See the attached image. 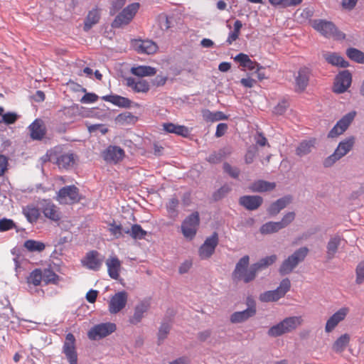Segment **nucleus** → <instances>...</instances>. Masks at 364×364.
<instances>
[{
	"instance_id": "nucleus-1",
	"label": "nucleus",
	"mask_w": 364,
	"mask_h": 364,
	"mask_svg": "<svg viewBox=\"0 0 364 364\" xmlns=\"http://www.w3.org/2000/svg\"><path fill=\"white\" fill-rule=\"evenodd\" d=\"M302 321L301 316L287 317L278 323L270 327L267 331L269 336L277 338L285 333H290L301 325Z\"/></svg>"
},
{
	"instance_id": "nucleus-2",
	"label": "nucleus",
	"mask_w": 364,
	"mask_h": 364,
	"mask_svg": "<svg viewBox=\"0 0 364 364\" xmlns=\"http://www.w3.org/2000/svg\"><path fill=\"white\" fill-rule=\"evenodd\" d=\"M312 27L323 36L336 40L344 39L346 36L339 31L336 25L329 21L324 19H315L312 22Z\"/></svg>"
},
{
	"instance_id": "nucleus-3",
	"label": "nucleus",
	"mask_w": 364,
	"mask_h": 364,
	"mask_svg": "<svg viewBox=\"0 0 364 364\" xmlns=\"http://www.w3.org/2000/svg\"><path fill=\"white\" fill-rule=\"evenodd\" d=\"M309 250L306 247H300L296 250L291 255L283 261L279 267V273L282 275L291 273L299 263L304 260Z\"/></svg>"
},
{
	"instance_id": "nucleus-4",
	"label": "nucleus",
	"mask_w": 364,
	"mask_h": 364,
	"mask_svg": "<svg viewBox=\"0 0 364 364\" xmlns=\"http://www.w3.org/2000/svg\"><path fill=\"white\" fill-rule=\"evenodd\" d=\"M291 288V282L288 278L283 279L279 286L274 290L266 291L259 294L261 302H274L284 297Z\"/></svg>"
},
{
	"instance_id": "nucleus-5",
	"label": "nucleus",
	"mask_w": 364,
	"mask_h": 364,
	"mask_svg": "<svg viewBox=\"0 0 364 364\" xmlns=\"http://www.w3.org/2000/svg\"><path fill=\"white\" fill-rule=\"evenodd\" d=\"M139 9V3H132L125 7L111 23L113 28H119L129 24Z\"/></svg>"
},
{
	"instance_id": "nucleus-6",
	"label": "nucleus",
	"mask_w": 364,
	"mask_h": 364,
	"mask_svg": "<svg viewBox=\"0 0 364 364\" xmlns=\"http://www.w3.org/2000/svg\"><path fill=\"white\" fill-rule=\"evenodd\" d=\"M117 329L116 324L105 322L95 324L87 332V337L91 341H97L108 336Z\"/></svg>"
},
{
	"instance_id": "nucleus-7",
	"label": "nucleus",
	"mask_w": 364,
	"mask_h": 364,
	"mask_svg": "<svg viewBox=\"0 0 364 364\" xmlns=\"http://www.w3.org/2000/svg\"><path fill=\"white\" fill-rule=\"evenodd\" d=\"M200 223L199 214L194 212L186 217L181 224V231L183 236L188 240H192L196 235Z\"/></svg>"
},
{
	"instance_id": "nucleus-8",
	"label": "nucleus",
	"mask_w": 364,
	"mask_h": 364,
	"mask_svg": "<svg viewBox=\"0 0 364 364\" xmlns=\"http://www.w3.org/2000/svg\"><path fill=\"white\" fill-rule=\"evenodd\" d=\"M77 156L73 152L54 153L51 154V160L60 169L69 170L74 167Z\"/></svg>"
},
{
	"instance_id": "nucleus-9",
	"label": "nucleus",
	"mask_w": 364,
	"mask_h": 364,
	"mask_svg": "<svg viewBox=\"0 0 364 364\" xmlns=\"http://www.w3.org/2000/svg\"><path fill=\"white\" fill-rule=\"evenodd\" d=\"M247 304L248 307L246 309L240 311H235L231 314L230 318L231 323H242L256 314L257 309L255 301L250 297H247Z\"/></svg>"
},
{
	"instance_id": "nucleus-10",
	"label": "nucleus",
	"mask_w": 364,
	"mask_h": 364,
	"mask_svg": "<svg viewBox=\"0 0 364 364\" xmlns=\"http://www.w3.org/2000/svg\"><path fill=\"white\" fill-rule=\"evenodd\" d=\"M218 244V235L214 232L210 237H208L198 250V255L202 259L210 258Z\"/></svg>"
},
{
	"instance_id": "nucleus-11",
	"label": "nucleus",
	"mask_w": 364,
	"mask_h": 364,
	"mask_svg": "<svg viewBox=\"0 0 364 364\" xmlns=\"http://www.w3.org/2000/svg\"><path fill=\"white\" fill-rule=\"evenodd\" d=\"M128 294L125 291H121L113 295L108 304V309L110 314H116L121 311L127 305Z\"/></svg>"
},
{
	"instance_id": "nucleus-12",
	"label": "nucleus",
	"mask_w": 364,
	"mask_h": 364,
	"mask_svg": "<svg viewBox=\"0 0 364 364\" xmlns=\"http://www.w3.org/2000/svg\"><path fill=\"white\" fill-rule=\"evenodd\" d=\"M78 188L74 186H66L57 193V199L60 203H75L79 200Z\"/></svg>"
},
{
	"instance_id": "nucleus-13",
	"label": "nucleus",
	"mask_w": 364,
	"mask_h": 364,
	"mask_svg": "<svg viewBox=\"0 0 364 364\" xmlns=\"http://www.w3.org/2000/svg\"><path fill=\"white\" fill-rule=\"evenodd\" d=\"M351 82L352 75L348 70H346L340 72L335 78L333 92L338 94L345 92L350 86Z\"/></svg>"
},
{
	"instance_id": "nucleus-14",
	"label": "nucleus",
	"mask_w": 364,
	"mask_h": 364,
	"mask_svg": "<svg viewBox=\"0 0 364 364\" xmlns=\"http://www.w3.org/2000/svg\"><path fill=\"white\" fill-rule=\"evenodd\" d=\"M356 115L355 111L350 112L345 114L328 133V137L334 138L343 134L349 127Z\"/></svg>"
},
{
	"instance_id": "nucleus-15",
	"label": "nucleus",
	"mask_w": 364,
	"mask_h": 364,
	"mask_svg": "<svg viewBox=\"0 0 364 364\" xmlns=\"http://www.w3.org/2000/svg\"><path fill=\"white\" fill-rule=\"evenodd\" d=\"M132 46L139 54L151 55L155 53L159 47L151 40L134 39L132 41Z\"/></svg>"
},
{
	"instance_id": "nucleus-16",
	"label": "nucleus",
	"mask_w": 364,
	"mask_h": 364,
	"mask_svg": "<svg viewBox=\"0 0 364 364\" xmlns=\"http://www.w3.org/2000/svg\"><path fill=\"white\" fill-rule=\"evenodd\" d=\"M311 75V70L306 66L299 69L297 74L294 76L295 91L297 92H304L307 87Z\"/></svg>"
},
{
	"instance_id": "nucleus-17",
	"label": "nucleus",
	"mask_w": 364,
	"mask_h": 364,
	"mask_svg": "<svg viewBox=\"0 0 364 364\" xmlns=\"http://www.w3.org/2000/svg\"><path fill=\"white\" fill-rule=\"evenodd\" d=\"M103 261L104 257L101 256L97 251L92 250L86 254L82 260V264L89 269L97 271L100 269Z\"/></svg>"
},
{
	"instance_id": "nucleus-18",
	"label": "nucleus",
	"mask_w": 364,
	"mask_h": 364,
	"mask_svg": "<svg viewBox=\"0 0 364 364\" xmlns=\"http://www.w3.org/2000/svg\"><path fill=\"white\" fill-rule=\"evenodd\" d=\"M75 338L74 335L71 333H68L63 344V353L70 364L77 363V355L75 350Z\"/></svg>"
},
{
	"instance_id": "nucleus-19",
	"label": "nucleus",
	"mask_w": 364,
	"mask_h": 364,
	"mask_svg": "<svg viewBox=\"0 0 364 364\" xmlns=\"http://www.w3.org/2000/svg\"><path fill=\"white\" fill-rule=\"evenodd\" d=\"M102 157L108 163L117 164L124 157V151L117 146H109L102 152Z\"/></svg>"
},
{
	"instance_id": "nucleus-20",
	"label": "nucleus",
	"mask_w": 364,
	"mask_h": 364,
	"mask_svg": "<svg viewBox=\"0 0 364 364\" xmlns=\"http://www.w3.org/2000/svg\"><path fill=\"white\" fill-rule=\"evenodd\" d=\"M40 209L46 218L53 221L57 222L61 218L59 208L50 200H43L41 203Z\"/></svg>"
},
{
	"instance_id": "nucleus-21",
	"label": "nucleus",
	"mask_w": 364,
	"mask_h": 364,
	"mask_svg": "<svg viewBox=\"0 0 364 364\" xmlns=\"http://www.w3.org/2000/svg\"><path fill=\"white\" fill-rule=\"evenodd\" d=\"M348 312L349 309L347 307H342L335 312L327 320L325 326V331L326 333L331 332L341 321L345 319Z\"/></svg>"
},
{
	"instance_id": "nucleus-22",
	"label": "nucleus",
	"mask_w": 364,
	"mask_h": 364,
	"mask_svg": "<svg viewBox=\"0 0 364 364\" xmlns=\"http://www.w3.org/2000/svg\"><path fill=\"white\" fill-rule=\"evenodd\" d=\"M125 85L134 92L146 93L150 90L149 83L146 80L128 77L125 78Z\"/></svg>"
},
{
	"instance_id": "nucleus-23",
	"label": "nucleus",
	"mask_w": 364,
	"mask_h": 364,
	"mask_svg": "<svg viewBox=\"0 0 364 364\" xmlns=\"http://www.w3.org/2000/svg\"><path fill=\"white\" fill-rule=\"evenodd\" d=\"M263 203L262 197L259 196H243L239 198V204L248 210H255Z\"/></svg>"
},
{
	"instance_id": "nucleus-24",
	"label": "nucleus",
	"mask_w": 364,
	"mask_h": 364,
	"mask_svg": "<svg viewBox=\"0 0 364 364\" xmlns=\"http://www.w3.org/2000/svg\"><path fill=\"white\" fill-rule=\"evenodd\" d=\"M150 307V303L147 300L139 302L134 307V314L129 318V321L133 325H136L141 322L144 314L147 312Z\"/></svg>"
},
{
	"instance_id": "nucleus-25",
	"label": "nucleus",
	"mask_w": 364,
	"mask_h": 364,
	"mask_svg": "<svg viewBox=\"0 0 364 364\" xmlns=\"http://www.w3.org/2000/svg\"><path fill=\"white\" fill-rule=\"evenodd\" d=\"M30 136L33 140H41L46 134V127L41 119H35L29 126Z\"/></svg>"
},
{
	"instance_id": "nucleus-26",
	"label": "nucleus",
	"mask_w": 364,
	"mask_h": 364,
	"mask_svg": "<svg viewBox=\"0 0 364 364\" xmlns=\"http://www.w3.org/2000/svg\"><path fill=\"white\" fill-rule=\"evenodd\" d=\"M291 201V197L290 196H286L280 198L269 205L267 208V213L272 216L276 215L288 204H289Z\"/></svg>"
},
{
	"instance_id": "nucleus-27",
	"label": "nucleus",
	"mask_w": 364,
	"mask_h": 364,
	"mask_svg": "<svg viewBox=\"0 0 364 364\" xmlns=\"http://www.w3.org/2000/svg\"><path fill=\"white\" fill-rule=\"evenodd\" d=\"M250 257L248 255H245L241 257L237 262L235 269L232 272V278L235 280H241L243 274L247 270V268L249 265Z\"/></svg>"
},
{
	"instance_id": "nucleus-28",
	"label": "nucleus",
	"mask_w": 364,
	"mask_h": 364,
	"mask_svg": "<svg viewBox=\"0 0 364 364\" xmlns=\"http://www.w3.org/2000/svg\"><path fill=\"white\" fill-rule=\"evenodd\" d=\"M102 99L119 107L129 108L131 106V100L118 95H107L102 97Z\"/></svg>"
},
{
	"instance_id": "nucleus-29",
	"label": "nucleus",
	"mask_w": 364,
	"mask_h": 364,
	"mask_svg": "<svg viewBox=\"0 0 364 364\" xmlns=\"http://www.w3.org/2000/svg\"><path fill=\"white\" fill-rule=\"evenodd\" d=\"M107 272L109 276L113 279H117L119 277L121 262L117 257H112L107 259Z\"/></svg>"
},
{
	"instance_id": "nucleus-30",
	"label": "nucleus",
	"mask_w": 364,
	"mask_h": 364,
	"mask_svg": "<svg viewBox=\"0 0 364 364\" xmlns=\"http://www.w3.org/2000/svg\"><path fill=\"white\" fill-rule=\"evenodd\" d=\"M164 129L168 133L176 134L181 136H187L190 134L188 128L183 125H178L173 123L164 124Z\"/></svg>"
},
{
	"instance_id": "nucleus-31",
	"label": "nucleus",
	"mask_w": 364,
	"mask_h": 364,
	"mask_svg": "<svg viewBox=\"0 0 364 364\" xmlns=\"http://www.w3.org/2000/svg\"><path fill=\"white\" fill-rule=\"evenodd\" d=\"M276 187L275 183L263 180H257L252 183L250 187L252 192L262 193L273 190Z\"/></svg>"
},
{
	"instance_id": "nucleus-32",
	"label": "nucleus",
	"mask_w": 364,
	"mask_h": 364,
	"mask_svg": "<svg viewBox=\"0 0 364 364\" xmlns=\"http://www.w3.org/2000/svg\"><path fill=\"white\" fill-rule=\"evenodd\" d=\"M354 143L355 138L353 136L347 137L338 144L335 151L342 158L351 150Z\"/></svg>"
},
{
	"instance_id": "nucleus-33",
	"label": "nucleus",
	"mask_w": 364,
	"mask_h": 364,
	"mask_svg": "<svg viewBox=\"0 0 364 364\" xmlns=\"http://www.w3.org/2000/svg\"><path fill=\"white\" fill-rule=\"evenodd\" d=\"M131 73L137 77L153 76L156 73L155 68L149 65H139L131 68Z\"/></svg>"
},
{
	"instance_id": "nucleus-34",
	"label": "nucleus",
	"mask_w": 364,
	"mask_h": 364,
	"mask_svg": "<svg viewBox=\"0 0 364 364\" xmlns=\"http://www.w3.org/2000/svg\"><path fill=\"white\" fill-rule=\"evenodd\" d=\"M23 214L30 223H36L41 215L40 209L33 205H26L23 208Z\"/></svg>"
},
{
	"instance_id": "nucleus-35",
	"label": "nucleus",
	"mask_w": 364,
	"mask_h": 364,
	"mask_svg": "<svg viewBox=\"0 0 364 364\" xmlns=\"http://www.w3.org/2000/svg\"><path fill=\"white\" fill-rule=\"evenodd\" d=\"M100 18V12L97 8L89 11L84 23V31H88L90 28L98 23Z\"/></svg>"
},
{
	"instance_id": "nucleus-36",
	"label": "nucleus",
	"mask_w": 364,
	"mask_h": 364,
	"mask_svg": "<svg viewBox=\"0 0 364 364\" xmlns=\"http://www.w3.org/2000/svg\"><path fill=\"white\" fill-rule=\"evenodd\" d=\"M341 237L339 235H335L329 240L327 244V258L332 259L336 253L338 246L341 244Z\"/></svg>"
},
{
	"instance_id": "nucleus-37",
	"label": "nucleus",
	"mask_w": 364,
	"mask_h": 364,
	"mask_svg": "<svg viewBox=\"0 0 364 364\" xmlns=\"http://www.w3.org/2000/svg\"><path fill=\"white\" fill-rule=\"evenodd\" d=\"M124 232L130 235L134 240H142L145 238L147 232L142 229L141 226L138 224H134L131 228H126Z\"/></svg>"
},
{
	"instance_id": "nucleus-38",
	"label": "nucleus",
	"mask_w": 364,
	"mask_h": 364,
	"mask_svg": "<svg viewBox=\"0 0 364 364\" xmlns=\"http://www.w3.org/2000/svg\"><path fill=\"white\" fill-rule=\"evenodd\" d=\"M326 60L331 64L332 65L341 67V68H347L349 64L348 62L344 60V58L336 53H330L325 55Z\"/></svg>"
},
{
	"instance_id": "nucleus-39",
	"label": "nucleus",
	"mask_w": 364,
	"mask_h": 364,
	"mask_svg": "<svg viewBox=\"0 0 364 364\" xmlns=\"http://www.w3.org/2000/svg\"><path fill=\"white\" fill-rule=\"evenodd\" d=\"M350 341V336L347 333H344L341 335L337 340L334 342L333 345V350L336 353L343 352Z\"/></svg>"
},
{
	"instance_id": "nucleus-40",
	"label": "nucleus",
	"mask_w": 364,
	"mask_h": 364,
	"mask_svg": "<svg viewBox=\"0 0 364 364\" xmlns=\"http://www.w3.org/2000/svg\"><path fill=\"white\" fill-rule=\"evenodd\" d=\"M282 229V226L280 225L279 222L271 221L262 225L259 228V231L263 235H267L277 232Z\"/></svg>"
},
{
	"instance_id": "nucleus-41",
	"label": "nucleus",
	"mask_w": 364,
	"mask_h": 364,
	"mask_svg": "<svg viewBox=\"0 0 364 364\" xmlns=\"http://www.w3.org/2000/svg\"><path fill=\"white\" fill-rule=\"evenodd\" d=\"M23 246L28 252H41L44 250L46 247V245L43 242L34 240H26L24 242Z\"/></svg>"
},
{
	"instance_id": "nucleus-42",
	"label": "nucleus",
	"mask_w": 364,
	"mask_h": 364,
	"mask_svg": "<svg viewBox=\"0 0 364 364\" xmlns=\"http://www.w3.org/2000/svg\"><path fill=\"white\" fill-rule=\"evenodd\" d=\"M314 140L302 141L296 149V154L299 156H304L311 152V148L314 146Z\"/></svg>"
},
{
	"instance_id": "nucleus-43",
	"label": "nucleus",
	"mask_w": 364,
	"mask_h": 364,
	"mask_svg": "<svg viewBox=\"0 0 364 364\" xmlns=\"http://www.w3.org/2000/svg\"><path fill=\"white\" fill-rule=\"evenodd\" d=\"M269 2L274 6L280 8H287L296 6L299 5L302 0H268Z\"/></svg>"
},
{
	"instance_id": "nucleus-44",
	"label": "nucleus",
	"mask_w": 364,
	"mask_h": 364,
	"mask_svg": "<svg viewBox=\"0 0 364 364\" xmlns=\"http://www.w3.org/2000/svg\"><path fill=\"white\" fill-rule=\"evenodd\" d=\"M347 56L352 60L364 64V53L354 48H348L346 50Z\"/></svg>"
},
{
	"instance_id": "nucleus-45",
	"label": "nucleus",
	"mask_w": 364,
	"mask_h": 364,
	"mask_svg": "<svg viewBox=\"0 0 364 364\" xmlns=\"http://www.w3.org/2000/svg\"><path fill=\"white\" fill-rule=\"evenodd\" d=\"M203 117L208 121L210 122H216L220 120H225L228 119V116L225 115L223 112L218 111L215 112H212L209 110H207L203 114Z\"/></svg>"
},
{
	"instance_id": "nucleus-46",
	"label": "nucleus",
	"mask_w": 364,
	"mask_h": 364,
	"mask_svg": "<svg viewBox=\"0 0 364 364\" xmlns=\"http://www.w3.org/2000/svg\"><path fill=\"white\" fill-rule=\"evenodd\" d=\"M277 257L275 255H272L270 256H267L262 258L257 262L254 263L255 266L258 268L259 270L266 268L273 263H274L277 260Z\"/></svg>"
},
{
	"instance_id": "nucleus-47",
	"label": "nucleus",
	"mask_w": 364,
	"mask_h": 364,
	"mask_svg": "<svg viewBox=\"0 0 364 364\" xmlns=\"http://www.w3.org/2000/svg\"><path fill=\"white\" fill-rule=\"evenodd\" d=\"M42 280V272L40 269H38L32 271L27 278L28 283L33 284L34 286H38Z\"/></svg>"
},
{
	"instance_id": "nucleus-48",
	"label": "nucleus",
	"mask_w": 364,
	"mask_h": 364,
	"mask_svg": "<svg viewBox=\"0 0 364 364\" xmlns=\"http://www.w3.org/2000/svg\"><path fill=\"white\" fill-rule=\"evenodd\" d=\"M259 271L255 264H252L250 267L243 274L242 279L245 283L247 284L255 279L257 272Z\"/></svg>"
},
{
	"instance_id": "nucleus-49",
	"label": "nucleus",
	"mask_w": 364,
	"mask_h": 364,
	"mask_svg": "<svg viewBox=\"0 0 364 364\" xmlns=\"http://www.w3.org/2000/svg\"><path fill=\"white\" fill-rule=\"evenodd\" d=\"M179 201L176 198H172L166 205L167 211L171 218H174L178 215V205Z\"/></svg>"
},
{
	"instance_id": "nucleus-50",
	"label": "nucleus",
	"mask_w": 364,
	"mask_h": 364,
	"mask_svg": "<svg viewBox=\"0 0 364 364\" xmlns=\"http://www.w3.org/2000/svg\"><path fill=\"white\" fill-rule=\"evenodd\" d=\"M43 274V280L46 283L56 284L59 280V276L53 270L45 269Z\"/></svg>"
},
{
	"instance_id": "nucleus-51",
	"label": "nucleus",
	"mask_w": 364,
	"mask_h": 364,
	"mask_svg": "<svg viewBox=\"0 0 364 364\" xmlns=\"http://www.w3.org/2000/svg\"><path fill=\"white\" fill-rule=\"evenodd\" d=\"M109 231L116 238L122 237L123 233H124V230H126V228H123L121 225H117L114 222L109 223Z\"/></svg>"
},
{
	"instance_id": "nucleus-52",
	"label": "nucleus",
	"mask_w": 364,
	"mask_h": 364,
	"mask_svg": "<svg viewBox=\"0 0 364 364\" xmlns=\"http://www.w3.org/2000/svg\"><path fill=\"white\" fill-rule=\"evenodd\" d=\"M158 25L163 31H167L171 27V22L167 15L162 14L157 18Z\"/></svg>"
},
{
	"instance_id": "nucleus-53",
	"label": "nucleus",
	"mask_w": 364,
	"mask_h": 364,
	"mask_svg": "<svg viewBox=\"0 0 364 364\" xmlns=\"http://www.w3.org/2000/svg\"><path fill=\"white\" fill-rule=\"evenodd\" d=\"M16 227L15 223L11 219L4 218L0 219V232H6L14 229Z\"/></svg>"
},
{
	"instance_id": "nucleus-54",
	"label": "nucleus",
	"mask_w": 364,
	"mask_h": 364,
	"mask_svg": "<svg viewBox=\"0 0 364 364\" xmlns=\"http://www.w3.org/2000/svg\"><path fill=\"white\" fill-rule=\"evenodd\" d=\"M223 170L225 173H227L230 176H231L233 178H237L240 173L238 168L235 166H232L227 162L224 163L223 164Z\"/></svg>"
},
{
	"instance_id": "nucleus-55",
	"label": "nucleus",
	"mask_w": 364,
	"mask_h": 364,
	"mask_svg": "<svg viewBox=\"0 0 364 364\" xmlns=\"http://www.w3.org/2000/svg\"><path fill=\"white\" fill-rule=\"evenodd\" d=\"M231 191V188L228 185H224L222 187H220L218 190H217L213 194V198L215 200H219L223 197H225L230 191Z\"/></svg>"
},
{
	"instance_id": "nucleus-56",
	"label": "nucleus",
	"mask_w": 364,
	"mask_h": 364,
	"mask_svg": "<svg viewBox=\"0 0 364 364\" xmlns=\"http://www.w3.org/2000/svg\"><path fill=\"white\" fill-rule=\"evenodd\" d=\"M19 116L14 112H8L3 114L1 121L6 124H12L18 119Z\"/></svg>"
},
{
	"instance_id": "nucleus-57",
	"label": "nucleus",
	"mask_w": 364,
	"mask_h": 364,
	"mask_svg": "<svg viewBox=\"0 0 364 364\" xmlns=\"http://www.w3.org/2000/svg\"><path fill=\"white\" fill-rule=\"evenodd\" d=\"M134 117L129 112H125L122 114H119L117 118L116 121L117 123L121 124H129L133 122Z\"/></svg>"
},
{
	"instance_id": "nucleus-58",
	"label": "nucleus",
	"mask_w": 364,
	"mask_h": 364,
	"mask_svg": "<svg viewBox=\"0 0 364 364\" xmlns=\"http://www.w3.org/2000/svg\"><path fill=\"white\" fill-rule=\"evenodd\" d=\"M289 103L287 100H283L274 107L273 112L275 114L282 115L287 111Z\"/></svg>"
},
{
	"instance_id": "nucleus-59",
	"label": "nucleus",
	"mask_w": 364,
	"mask_h": 364,
	"mask_svg": "<svg viewBox=\"0 0 364 364\" xmlns=\"http://www.w3.org/2000/svg\"><path fill=\"white\" fill-rule=\"evenodd\" d=\"M364 282V260L360 262L356 268V283L362 284Z\"/></svg>"
},
{
	"instance_id": "nucleus-60",
	"label": "nucleus",
	"mask_w": 364,
	"mask_h": 364,
	"mask_svg": "<svg viewBox=\"0 0 364 364\" xmlns=\"http://www.w3.org/2000/svg\"><path fill=\"white\" fill-rule=\"evenodd\" d=\"M170 325L168 323H162L158 333V337L159 341L165 339L169 333Z\"/></svg>"
},
{
	"instance_id": "nucleus-61",
	"label": "nucleus",
	"mask_w": 364,
	"mask_h": 364,
	"mask_svg": "<svg viewBox=\"0 0 364 364\" xmlns=\"http://www.w3.org/2000/svg\"><path fill=\"white\" fill-rule=\"evenodd\" d=\"M295 218L294 212H288L286 213L282 220L279 222L280 225L282 226V229L287 227L289 224H290Z\"/></svg>"
},
{
	"instance_id": "nucleus-62",
	"label": "nucleus",
	"mask_w": 364,
	"mask_h": 364,
	"mask_svg": "<svg viewBox=\"0 0 364 364\" xmlns=\"http://www.w3.org/2000/svg\"><path fill=\"white\" fill-rule=\"evenodd\" d=\"M98 99V96L92 92H86L85 95L80 99V102L82 104H91L95 102Z\"/></svg>"
},
{
	"instance_id": "nucleus-63",
	"label": "nucleus",
	"mask_w": 364,
	"mask_h": 364,
	"mask_svg": "<svg viewBox=\"0 0 364 364\" xmlns=\"http://www.w3.org/2000/svg\"><path fill=\"white\" fill-rule=\"evenodd\" d=\"M341 157L338 154L337 152L334 151V152L328 156L323 161L324 167H330L336 161L339 160Z\"/></svg>"
},
{
	"instance_id": "nucleus-64",
	"label": "nucleus",
	"mask_w": 364,
	"mask_h": 364,
	"mask_svg": "<svg viewBox=\"0 0 364 364\" xmlns=\"http://www.w3.org/2000/svg\"><path fill=\"white\" fill-rule=\"evenodd\" d=\"M249 60L250 57L247 55L242 53L237 54L234 58V60L238 63L240 65L242 68H245L247 65V63H250Z\"/></svg>"
}]
</instances>
